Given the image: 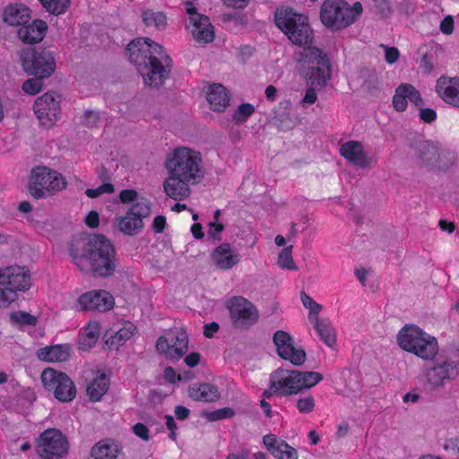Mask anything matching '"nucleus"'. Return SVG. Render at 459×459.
<instances>
[{"label":"nucleus","instance_id":"38","mask_svg":"<svg viewBox=\"0 0 459 459\" xmlns=\"http://www.w3.org/2000/svg\"><path fill=\"white\" fill-rule=\"evenodd\" d=\"M10 321L12 325L16 326H34L38 323L37 316L30 315L24 311L13 312L10 315Z\"/></svg>","mask_w":459,"mask_h":459},{"label":"nucleus","instance_id":"27","mask_svg":"<svg viewBox=\"0 0 459 459\" xmlns=\"http://www.w3.org/2000/svg\"><path fill=\"white\" fill-rule=\"evenodd\" d=\"M47 30V22L36 19L29 24L22 25L18 30V37L24 43H38L44 39Z\"/></svg>","mask_w":459,"mask_h":459},{"label":"nucleus","instance_id":"14","mask_svg":"<svg viewBox=\"0 0 459 459\" xmlns=\"http://www.w3.org/2000/svg\"><path fill=\"white\" fill-rule=\"evenodd\" d=\"M434 362L426 371V379L429 385L437 387L447 381L454 380L459 375V360L445 354L435 357Z\"/></svg>","mask_w":459,"mask_h":459},{"label":"nucleus","instance_id":"35","mask_svg":"<svg viewBox=\"0 0 459 459\" xmlns=\"http://www.w3.org/2000/svg\"><path fill=\"white\" fill-rule=\"evenodd\" d=\"M117 454V446L107 441L99 442L91 449V455L94 459H116Z\"/></svg>","mask_w":459,"mask_h":459},{"label":"nucleus","instance_id":"33","mask_svg":"<svg viewBox=\"0 0 459 459\" xmlns=\"http://www.w3.org/2000/svg\"><path fill=\"white\" fill-rule=\"evenodd\" d=\"M188 395L195 401L214 402L220 397L218 388L207 383H195L188 388Z\"/></svg>","mask_w":459,"mask_h":459},{"label":"nucleus","instance_id":"44","mask_svg":"<svg viewBox=\"0 0 459 459\" xmlns=\"http://www.w3.org/2000/svg\"><path fill=\"white\" fill-rule=\"evenodd\" d=\"M17 293L11 288H0V307L6 308L17 299Z\"/></svg>","mask_w":459,"mask_h":459},{"label":"nucleus","instance_id":"32","mask_svg":"<svg viewBox=\"0 0 459 459\" xmlns=\"http://www.w3.org/2000/svg\"><path fill=\"white\" fill-rule=\"evenodd\" d=\"M206 99L211 108L216 112H222L229 105V94L221 84H211L206 90Z\"/></svg>","mask_w":459,"mask_h":459},{"label":"nucleus","instance_id":"8","mask_svg":"<svg viewBox=\"0 0 459 459\" xmlns=\"http://www.w3.org/2000/svg\"><path fill=\"white\" fill-rule=\"evenodd\" d=\"M363 11L359 2L350 4L344 0H325L319 18L322 24L331 30H342L353 24Z\"/></svg>","mask_w":459,"mask_h":459},{"label":"nucleus","instance_id":"20","mask_svg":"<svg viewBox=\"0 0 459 459\" xmlns=\"http://www.w3.org/2000/svg\"><path fill=\"white\" fill-rule=\"evenodd\" d=\"M0 285H9L16 293L28 290L31 285L29 270L19 265L0 268Z\"/></svg>","mask_w":459,"mask_h":459},{"label":"nucleus","instance_id":"64","mask_svg":"<svg viewBox=\"0 0 459 459\" xmlns=\"http://www.w3.org/2000/svg\"><path fill=\"white\" fill-rule=\"evenodd\" d=\"M265 97L269 101H274L277 98L278 91L275 86L269 85L264 91Z\"/></svg>","mask_w":459,"mask_h":459},{"label":"nucleus","instance_id":"36","mask_svg":"<svg viewBox=\"0 0 459 459\" xmlns=\"http://www.w3.org/2000/svg\"><path fill=\"white\" fill-rule=\"evenodd\" d=\"M144 24L149 28L164 30L167 26V17L162 12L146 10L142 14Z\"/></svg>","mask_w":459,"mask_h":459},{"label":"nucleus","instance_id":"39","mask_svg":"<svg viewBox=\"0 0 459 459\" xmlns=\"http://www.w3.org/2000/svg\"><path fill=\"white\" fill-rule=\"evenodd\" d=\"M277 265L284 270L296 271L298 267L292 257V246L284 247L278 255Z\"/></svg>","mask_w":459,"mask_h":459},{"label":"nucleus","instance_id":"1","mask_svg":"<svg viewBox=\"0 0 459 459\" xmlns=\"http://www.w3.org/2000/svg\"><path fill=\"white\" fill-rule=\"evenodd\" d=\"M274 21L291 43L304 47L303 50L295 53L302 75L314 85L325 86L331 78L330 60L321 48L312 46L314 30L307 16L290 8L281 7L276 10Z\"/></svg>","mask_w":459,"mask_h":459},{"label":"nucleus","instance_id":"63","mask_svg":"<svg viewBox=\"0 0 459 459\" xmlns=\"http://www.w3.org/2000/svg\"><path fill=\"white\" fill-rule=\"evenodd\" d=\"M219 325L216 323H211L204 325V334L211 338L218 331Z\"/></svg>","mask_w":459,"mask_h":459},{"label":"nucleus","instance_id":"47","mask_svg":"<svg viewBox=\"0 0 459 459\" xmlns=\"http://www.w3.org/2000/svg\"><path fill=\"white\" fill-rule=\"evenodd\" d=\"M224 226L220 221H210L207 225V236L213 240H221Z\"/></svg>","mask_w":459,"mask_h":459},{"label":"nucleus","instance_id":"21","mask_svg":"<svg viewBox=\"0 0 459 459\" xmlns=\"http://www.w3.org/2000/svg\"><path fill=\"white\" fill-rule=\"evenodd\" d=\"M341 155L350 163L359 168H371L377 160L365 151L359 141H347L340 146Z\"/></svg>","mask_w":459,"mask_h":459},{"label":"nucleus","instance_id":"4","mask_svg":"<svg viewBox=\"0 0 459 459\" xmlns=\"http://www.w3.org/2000/svg\"><path fill=\"white\" fill-rule=\"evenodd\" d=\"M71 255L82 272L98 276H109L117 267L115 248L102 235L93 236L87 243H76L71 249Z\"/></svg>","mask_w":459,"mask_h":459},{"label":"nucleus","instance_id":"28","mask_svg":"<svg viewBox=\"0 0 459 459\" xmlns=\"http://www.w3.org/2000/svg\"><path fill=\"white\" fill-rule=\"evenodd\" d=\"M30 19V10L23 4H11L3 11V21L9 26H22Z\"/></svg>","mask_w":459,"mask_h":459},{"label":"nucleus","instance_id":"51","mask_svg":"<svg viewBox=\"0 0 459 459\" xmlns=\"http://www.w3.org/2000/svg\"><path fill=\"white\" fill-rule=\"evenodd\" d=\"M133 431L137 437L144 441H148L150 439V431L148 428L142 423H136L133 427Z\"/></svg>","mask_w":459,"mask_h":459},{"label":"nucleus","instance_id":"11","mask_svg":"<svg viewBox=\"0 0 459 459\" xmlns=\"http://www.w3.org/2000/svg\"><path fill=\"white\" fill-rule=\"evenodd\" d=\"M24 71L39 78H48L55 71L56 62L53 55L48 51H36L26 48L21 53Z\"/></svg>","mask_w":459,"mask_h":459},{"label":"nucleus","instance_id":"15","mask_svg":"<svg viewBox=\"0 0 459 459\" xmlns=\"http://www.w3.org/2000/svg\"><path fill=\"white\" fill-rule=\"evenodd\" d=\"M186 11L188 15L186 27L192 38L200 44L212 42L215 33L210 19L197 13L192 3L186 4Z\"/></svg>","mask_w":459,"mask_h":459},{"label":"nucleus","instance_id":"50","mask_svg":"<svg viewBox=\"0 0 459 459\" xmlns=\"http://www.w3.org/2000/svg\"><path fill=\"white\" fill-rule=\"evenodd\" d=\"M381 48L385 51V58L388 64H394L398 60L400 53L396 48H389L384 45H381Z\"/></svg>","mask_w":459,"mask_h":459},{"label":"nucleus","instance_id":"29","mask_svg":"<svg viewBox=\"0 0 459 459\" xmlns=\"http://www.w3.org/2000/svg\"><path fill=\"white\" fill-rule=\"evenodd\" d=\"M101 333L100 323L90 320L79 332L78 347L82 351H89L98 342Z\"/></svg>","mask_w":459,"mask_h":459},{"label":"nucleus","instance_id":"3","mask_svg":"<svg viewBox=\"0 0 459 459\" xmlns=\"http://www.w3.org/2000/svg\"><path fill=\"white\" fill-rule=\"evenodd\" d=\"M126 51L144 84L158 87L168 78L171 59L160 44L148 38H138L127 45Z\"/></svg>","mask_w":459,"mask_h":459},{"label":"nucleus","instance_id":"56","mask_svg":"<svg viewBox=\"0 0 459 459\" xmlns=\"http://www.w3.org/2000/svg\"><path fill=\"white\" fill-rule=\"evenodd\" d=\"M166 226V218L162 215H158L152 221V229L156 233H160L164 230Z\"/></svg>","mask_w":459,"mask_h":459},{"label":"nucleus","instance_id":"46","mask_svg":"<svg viewBox=\"0 0 459 459\" xmlns=\"http://www.w3.org/2000/svg\"><path fill=\"white\" fill-rule=\"evenodd\" d=\"M115 191V187L111 183H104L97 188H89L85 194L90 198H96L103 194H111Z\"/></svg>","mask_w":459,"mask_h":459},{"label":"nucleus","instance_id":"53","mask_svg":"<svg viewBox=\"0 0 459 459\" xmlns=\"http://www.w3.org/2000/svg\"><path fill=\"white\" fill-rule=\"evenodd\" d=\"M84 119L88 126H98L100 123V113L97 111H87L85 112Z\"/></svg>","mask_w":459,"mask_h":459},{"label":"nucleus","instance_id":"25","mask_svg":"<svg viewBox=\"0 0 459 459\" xmlns=\"http://www.w3.org/2000/svg\"><path fill=\"white\" fill-rule=\"evenodd\" d=\"M408 101L417 107H421L423 104L419 91L411 84L403 83L396 88L393 97L394 108L399 112L404 111L407 108Z\"/></svg>","mask_w":459,"mask_h":459},{"label":"nucleus","instance_id":"55","mask_svg":"<svg viewBox=\"0 0 459 459\" xmlns=\"http://www.w3.org/2000/svg\"><path fill=\"white\" fill-rule=\"evenodd\" d=\"M165 420H166V426L168 428V429L170 431L169 432V438L172 439V440H176L177 439V424L174 420V418L171 416V415H166L165 416Z\"/></svg>","mask_w":459,"mask_h":459},{"label":"nucleus","instance_id":"26","mask_svg":"<svg viewBox=\"0 0 459 459\" xmlns=\"http://www.w3.org/2000/svg\"><path fill=\"white\" fill-rule=\"evenodd\" d=\"M263 443L268 452L275 459H298V451L286 441L278 438L273 434H267L263 438Z\"/></svg>","mask_w":459,"mask_h":459},{"label":"nucleus","instance_id":"22","mask_svg":"<svg viewBox=\"0 0 459 459\" xmlns=\"http://www.w3.org/2000/svg\"><path fill=\"white\" fill-rule=\"evenodd\" d=\"M210 262L216 269L228 271L238 264L240 255L230 243L224 242L212 249Z\"/></svg>","mask_w":459,"mask_h":459},{"label":"nucleus","instance_id":"31","mask_svg":"<svg viewBox=\"0 0 459 459\" xmlns=\"http://www.w3.org/2000/svg\"><path fill=\"white\" fill-rule=\"evenodd\" d=\"M109 386V378L108 375L101 370L92 373V377L87 385V394L94 402L100 401L107 393Z\"/></svg>","mask_w":459,"mask_h":459},{"label":"nucleus","instance_id":"24","mask_svg":"<svg viewBox=\"0 0 459 459\" xmlns=\"http://www.w3.org/2000/svg\"><path fill=\"white\" fill-rule=\"evenodd\" d=\"M435 91L444 102L459 109V78L446 75L439 77Z\"/></svg>","mask_w":459,"mask_h":459},{"label":"nucleus","instance_id":"43","mask_svg":"<svg viewBox=\"0 0 459 459\" xmlns=\"http://www.w3.org/2000/svg\"><path fill=\"white\" fill-rule=\"evenodd\" d=\"M235 415L231 408L225 407L212 411L205 412V417L210 421L220 420L223 419H230Z\"/></svg>","mask_w":459,"mask_h":459},{"label":"nucleus","instance_id":"45","mask_svg":"<svg viewBox=\"0 0 459 459\" xmlns=\"http://www.w3.org/2000/svg\"><path fill=\"white\" fill-rule=\"evenodd\" d=\"M42 78H31L26 80L22 84V90L25 93H28L30 95H36L39 93L42 89Z\"/></svg>","mask_w":459,"mask_h":459},{"label":"nucleus","instance_id":"12","mask_svg":"<svg viewBox=\"0 0 459 459\" xmlns=\"http://www.w3.org/2000/svg\"><path fill=\"white\" fill-rule=\"evenodd\" d=\"M41 381L45 389L53 392L60 402H70L76 394V388L72 379L65 373L51 368L41 373Z\"/></svg>","mask_w":459,"mask_h":459},{"label":"nucleus","instance_id":"42","mask_svg":"<svg viewBox=\"0 0 459 459\" xmlns=\"http://www.w3.org/2000/svg\"><path fill=\"white\" fill-rule=\"evenodd\" d=\"M296 407L299 413L309 414L316 407V400L311 394L301 396L297 400Z\"/></svg>","mask_w":459,"mask_h":459},{"label":"nucleus","instance_id":"49","mask_svg":"<svg viewBox=\"0 0 459 459\" xmlns=\"http://www.w3.org/2000/svg\"><path fill=\"white\" fill-rule=\"evenodd\" d=\"M443 446L445 450L459 458V437L446 439Z\"/></svg>","mask_w":459,"mask_h":459},{"label":"nucleus","instance_id":"18","mask_svg":"<svg viewBox=\"0 0 459 459\" xmlns=\"http://www.w3.org/2000/svg\"><path fill=\"white\" fill-rule=\"evenodd\" d=\"M231 319L238 327H247L256 322L258 313L255 306L242 297H234L228 302Z\"/></svg>","mask_w":459,"mask_h":459},{"label":"nucleus","instance_id":"40","mask_svg":"<svg viewBox=\"0 0 459 459\" xmlns=\"http://www.w3.org/2000/svg\"><path fill=\"white\" fill-rule=\"evenodd\" d=\"M46 10L53 14H61L66 11L70 0H39Z\"/></svg>","mask_w":459,"mask_h":459},{"label":"nucleus","instance_id":"5","mask_svg":"<svg viewBox=\"0 0 459 459\" xmlns=\"http://www.w3.org/2000/svg\"><path fill=\"white\" fill-rule=\"evenodd\" d=\"M322 380L323 375L319 372L278 368L271 374L269 389L264 392V396L295 395L311 389Z\"/></svg>","mask_w":459,"mask_h":459},{"label":"nucleus","instance_id":"30","mask_svg":"<svg viewBox=\"0 0 459 459\" xmlns=\"http://www.w3.org/2000/svg\"><path fill=\"white\" fill-rule=\"evenodd\" d=\"M70 344H56L46 346L37 351V356L40 360L47 362H63L66 361L71 356Z\"/></svg>","mask_w":459,"mask_h":459},{"label":"nucleus","instance_id":"37","mask_svg":"<svg viewBox=\"0 0 459 459\" xmlns=\"http://www.w3.org/2000/svg\"><path fill=\"white\" fill-rule=\"evenodd\" d=\"M300 299L303 306L308 310L309 322L312 325L319 322L321 320L319 314L323 307L305 292L301 293Z\"/></svg>","mask_w":459,"mask_h":459},{"label":"nucleus","instance_id":"57","mask_svg":"<svg viewBox=\"0 0 459 459\" xmlns=\"http://www.w3.org/2000/svg\"><path fill=\"white\" fill-rule=\"evenodd\" d=\"M99 222H100L99 213L95 211L90 212L89 214L85 218V223L90 228L98 227Z\"/></svg>","mask_w":459,"mask_h":459},{"label":"nucleus","instance_id":"52","mask_svg":"<svg viewBox=\"0 0 459 459\" xmlns=\"http://www.w3.org/2000/svg\"><path fill=\"white\" fill-rule=\"evenodd\" d=\"M440 30L446 34L449 35L454 30V19L451 15H447L444 18V20L440 23Z\"/></svg>","mask_w":459,"mask_h":459},{"label":"nucleus","instance_id":"13","mask_svg":"<svg viewBox=\"0 0 459 459\" xmlns=\"http://www.w3.org/2000/svg\"><path fill=\"white\" fill-rule=\"evenodd\" d=\"M115 306V299L111 293L105 290H93L86 291L67 305V308L76 312L98 311L107 312Z\"/></svg>","mask_w":459,"mask_h":459},{"label":"nucleus","instance_id":"7","mask_svg":"<svg viewBox=\"0 0 459 459\" xmlns=\"http://www.w3.org/2000/svg\"><path fill=\"white\" fill-rule=\"evenodd\" d=\"M396 341L401 349L425 360H433L438 354L437 339L416 325H405L398 332Z\"/></svg>","mask_w":459,"mask_h":459},{"label":"nucleus","instance_id":"17","mask_svg":"<svg viewBox=\"0 0 459 459\" xmlns=\"http://www.w3.org/2000/svg\"><path fill=\"white\" fill-rule=\"evenodd\" d=\"M34 112L40 125L52 127L60 118V97L55 92H47L34 103Z\"/></svg>","mask_w":459,"mask_h":459},{"label":"nucleus","instance_id":"10","mask_svg":"<svg viewBox=\"0 0 459 459\" xmlns=\"http://www.w3.org/2000/svg\"><path fill=\"white\" fill-rule=\"evenodd\" d=\"M37 453L43 459H62L69 451V442L56 429L43 431L37 439Z\"/></svg>","mask_w":459,"mask_h":459},{"label":"nucleus","instance_id":"6","mask_svg":"<svg viewBox=\"0 0 459 459\" xmlns=\"http://www.w3.org/2000/svg\"><path fill=\"white\" fill-rule=\"evenodd\" d=\"M119 199L121 203H132V205L124 215L115 219V227L127 236L139 234L144 227L143 219L151 214V201L134 189L122 190L119 193Z\"/></svg>","mask_w":459,"mask_h":459},{"label":"nucleus","instance_id":"34","mask_svg":"<svg viewBox=\"0 0 459 459\" xmlns=\"http://www.w3.org/2000/svg\"><path fill=\"white\" fill-rule=\"evenodd\" d=\"M320 339L329 347L336 342V332L331 321L327 318H321L319 322L313 325Z\"/></svg>","mask_w":459,"mask_h":459},{"label":"nucleus","instance_id":"58","mask_svg":"<svg viewBox=\"0 0 459 459\" xmlns=\"http://www.w3.org/2000/svg\"><path fill=\"white\" fill-rule=\"evenodd\" d=\"M420 67L424 71V73H430L434 65L432 64V61L430 57L428 55H424L423 57L420 60Z\"/></svg>","mask_w":459,"mask_h":459},{"label":"nucleus","instance_id":"41","mask_svg":"<svg viewBox=\"0 0 459 459\" xmlns=\"http://www.w3.org/2000/svg\"><path fill=\"white\" fill-rule=\"evenodd\" d=\"M255 112V107L249 103H244L238 107L233 114V120L237 124H242L246 122L249 117Z\"/></svg>","mask_w":459,"mask_h":459},{"label":"nucleus","instance_id":"16","mask_svg":"<svg viewBox=\"0 0 459 459\" xmlns=\"http://www.w3.org/2000/svg\"><path fill=\"white\" fill-rule=\"evenodd\" d=\"M188 338L185 331L179 329L169 330L159 337L156 349L159 353L169 359H179L187 351Z\"/></svg>","mask_w":459,"mask_h":459},{"label":"nucleus","instance_id":"2","mask_svg":"<svg viewBox=\"0 0 459 459\" xmlns=\"http://www.w3.org/2000/svg\"><path fill=\"white\" fill-rule=\"evenodd\" d=\"M164 168L167 178L163 191L174 201H182L191 195V186L203 182L205 177L201 152L187 146H178L166 155Z\"/></svg>","mask_w":459,"mask_h":459},{"label":"nucleus","instance_id":"23","mask_svg":"<svg viewBox=\"0 0 459 459\" xmlns=\"http://www.w3.org/2000/svg\"><path fill=\"white\" fill-rule=\"evenodd\" d=\"M137 333L136 326L129 321L119 322L112 325L104 334L107 346L111 350H118L131 340Z\"/></svg>","mask_w":459,"mask_h":459},{"label":"nucleus","instance_id":"59","mask_svg":"<svg viewBox=\"0 0 459 459\" xmlns=\"http://www.w3.org/2000/svg\"><path fill=\"white\" fill-rule=\"evenodd\" d=\"M174 412L178 420H183L189 416L190 411L185 406L178 405L175 407Z\"/></svg>","mask_w":459,"mask_h":459},{"label":"nucleus","instance_id":"62","mask_svg":"<svg viewBox=\"0 0 459 459\" xmlns=\"http://www.w3.org/2000/svg\"><path fill=\"white\" fill-rule=\"evenodd\" d=\"M368 273H369L368 270L362 268V267L357 268L354 271L355 276L357 277V279L359 281V282L362 285H366Z\"/></svg>","mask_w":459,"mask_h":459},{"label":"nucleus","instance_id":"9","mask_svg":"<svg viewBox=\"0 0 459 459\" xmlns=\"http://www.w3.org/2000/svg\"><path fill=\"white\" fill-rule=\"evenodd\" d=\"M66 186L65 178L56 170L48 167L39 166L30 172L29 191L37 199L62 191Z\"/></svg>","mask_w":459,"mask_h":459},{"label":"nucleus","instance_id":"19","mask_svg":"<svg viewBox=\"0 0 459 459\" xmlns=\"http://www.w3.org/2000/svg\"><path fill=\"white\" fill-rule=\"evenodd\" d=\"M273 343L276 347L278 355L291 362L293 365H302L306 360V352L300 348H296L293 344L292 337L284 331H277L273 334Z\"/></svg>","mask_w":459,"mask_h":459},{"label":"nucleus","instance_id":"61","mask_svg":"<svg viewBox=\"0 0 459 459\" xmlns=\"http://www.w3.org/2000/svg\"><path fill=\"white\" fill-rule=\"evenodd\" d=\"M164 377L169 383H175L177 380L180 379L176 371L170 367L165 368Z\"/></svg>","mask_w":459,"mask_h":459},{"label":"nucleus","instance_id":"60","mask_svg":"<svg viewBox=\"0 0 459 459\" xmlns=\"http://www.w3.org/2000/svg\"><path fill=\"white\" fill-rule=\"evenodd\" d=\"M199 361H200V355L196 352H192V353L186 355L185 358L186 364L190 368H194L196 365H198Z\"/></svg>","mask_w":459,"mask_h":459},{"label":"nucleus","instance_id":"54","mask_svg":"<svg viewBox=\"0 0 459 459\" xmlns=\"http://www.w3.org/2000/svg\"><path fill=\"white\" fill-rule=\"evenodd\" d=\"M420 117L422 121L426 123H431L436 120L437 113L432 108H420Z\"/></svg>","mask_w":459,"mask_h":459},{"label":"nucleus","instance_id":"48","mask_svg":"<svg viewBox=\"0 0 459 459\" xmlns=\"http://www.w3.org/2000/svg\"><path fill=\"white\" fill-rule=\"evenodd\" d=\"M304 77L309 82L311 86H314V84H312L311 82L306 76H304ZM315 86H316V84H315ZM316 87H319V85H316ZM323 87L324 86H320V88H323ZM316 100H317V94H316L315 89L313 87H309L308 89H307L304 97L300 100V104L304 108H306L308 105L314 104L316 101Z\"/></svg>","mask_w":459,"mask_h":459}]
</instances>
